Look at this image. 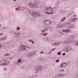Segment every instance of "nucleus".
<instances>
[{
    "instance_id": "obj_25",
    "label": "nucleus",
    "mask_w": 78,
    "mask_h": 78,
    "mask_svg": "<svg viewBox=\"0 0 78 78\" xmlns=\"http://www.w3.org/2000/svg\"><path fill=\"white\" fill-rule=\"evenodd\" d=\"M55 45H59V43L58 42H56L55 43Z\"/></svg>"
},
{
    "instance_id": "obj_48",
    "label": "nucleus",
    "mask_w": 78,
    "mask_h": 78,
    "mask_svg": "<svg viewBox=\"0 0 78 78\" xmlns=\"http://www.w3.org/2000/svg\"><path fill=\"white\" fill-rule=\"evenodd\" d=\"M44 36H47V34H44Z\"/></svg>"
},
{
    "instance_id": "obj_53",
    "label": "nucleus",
    "mask_w": 78,
    "mask_h": 78,
    "mask_svg": "<svg viewBox=\"0 0 78 78\" xmlns=\"http://www.w3.org/2000/svg\"><path fill=\"white\" fill-rule=\"evenodd\" d=\"M46 41L48 39L47 38H46Z\"/></svg>"
},
{
    "instance_id": "obj_36",
    "label": "nucleus",
    "mask_w": 78,
    "mask_h": 78,
    "mask_svg": "<svg viewBox=\"0 0 78 78\" xmlns=\"http://www.w3.org/2000/svg\"><path fill=\"white\" fill-rule=\"evenodd\" d=\"M31 42H32V44H34V41H33V40H31Z\"/></svg>"
},
{
    "instance_id": "obj_10",
    "label": "nucleus",
    "mask_w": 78,
    "mask_h": 78,
    "mask_svg": "<svg viewBox=\"0 0 78 78\" xmlns=\"http://www.w3.org/2000/svg\"><path fill=\"white\" fill-rule=\"evenodd\" d=\"M67 66V63H62L61 64V67H64Z\"/></svg>"
},
{
    "instance_id": "obj_15",
    "label": "nucleus",
    "mask_w": 78,
    "mask_h": 78,
    "mask_svg": "<svg viewBox=\"0 0 78 78\" xmlns=\"http://www.w3.org/2000/svg\"><path fill=\"white\" fill-rule=\"evenodd\" d=\"M14 34L16 36H19V35H20V33H19V32H15L14 33Z\"/></svg>"
},
{
    "instance_id": "obj_11",
    "label": "nucleus",
    "mask_w": 78,
    "mask_h": 78,
    "mask_svg": "<svg viewBox=\"0 0 78 78\" xmlns=\"http://www.w3.org/2000/svg\"><path fill=\"white\" fill-rule=\"evenodd\" d=\"M20 47L22 49V50H25V46L23 45V44H21L20 45Z\"/></svg>"
},
{
    "instance_id": "obj_7",
    "label": "nucleus",
    "mask_w": 78,
    "mask_h": 78,
    "mask_svg": "<svg viewBox=\"0 0 78 78\" xmlns=\"http://www.w3.org/2000/svg\"><path fill=\"white\" fill-rule=\"evenodd\" d=\"M28 12L29 14H31L32 16H33V14H34V15L35 12L33 10H29L28 11Z\"/></svg>"
},
{
    "instance_id": "obj_33",
    "label": "nucleus",
    "mask_w": 78,
    "mask_h": 78,
    "mask_svg": "<svg viewBox=\"0 0 78 78\" xmlns=\"http://www.w3.org/2000/svg\"><path fill=\"white\" fill-rule=\"evenodd\" d=\"M16 30H20V27H18L17 28H16Z\"/></svg>"
},
{
    "instance_id": "obj_19",
    "label": "nucleus",
    "mask_w": 78,
    "mask_h": 78,
    "mask_svg": "<svg viewBox=\"0 0 78 78\" xmlns=\"http://www.w3.org/2000/svg\"><path fill=\"white\" fill-rule=\"evenodd\" d=\"M27 56H31V54L30 53H27L26 54Z\"/></svg>"
},
{
    "instance_id": "obj_5",
    "label": "nucleus",
    "mask_w": 78,
    "mask_h": 78,
    "mask_svg": "<svg viewBox=\"0 0 78 78\" xmlns=\"http://www.w3.org/2000/svg\"><path fill=\"white\" fill-rule=\"evenodd\" d=\"M37 5V3H35L34 4H31L29 3L28 5L29 7H31V8H36Z\"/></svg>"
},
{
    "instance_id": "obj_52",
    "label": "nucleus",
    "mask_w": 78,
    "mask_h": 78,
    "mask_svg": "<svg viewBox=\"0 0 78 78\" xmlns=\"http://www.w3.org/2000/svg\"><path fill=\"white\" fill-rule=\"evenodd\" d=\"M13 1L14 2H16V0H13Z\"/></svg>"
},
{
    "instance_id": "obj_31",
    "label": "nucleus",
    "mask_w": 78,
    "mask_h": 78,
    "mask_svg": "<svg viewBox=\"0 0 78 78\" xmlns=\"http://www.w3.org/2000/svg\"><path fill=\"white\" fill-rule=\"evenodd\" d=\"M59 77H60V78H62V74H60L58 75Z\"/></svg>"
},
{
    "instance_id": "obj_41",
    "label": "nucleus",
    "mask_w": 78,
    "mask_h": 78,
    "mask_svg": "<svg viewBox=\"0 0 78 78\" xmlns=\"http://www.w3.org/2000/svg\"><path fill=\"white\" fill-rule=\"evenodd\" d=\"M62 77H63V76H65V74H62Z\"/></svg>"
},
{
    "instance_id": "obj_16",
    "label": "nucleus",
    "mask_w": 78,
    "mask_h": 78,
    "mask_svg": "<svg viewBox=\"0 0 78 78\" xmlns=\"http://www.w3.org/2000/svg\"><path fill=\"white\" fill-rule=\"evenodd\" d=\"M20 8L21 10H24L25 9V7H24L20 6Z\"/></svg>"
},
{
    "instance_id": "obj_24",
    "label": "nucleus",
    "mask_w": 78,
    "mask_h": 78,
    "mask_svg": "<svg viewBox=\"0 0 78 78\" xmlns=\"http://www.w3.org/2000/svg\"><path fill=\"white\" fill-rule=\"evenodd\" d=\"M45 23H47V24L48 25H50V23H49V21H45Z\"/></svg>"
},
{
    "instance_id": "obj_54",
    "label": "nucleus",
    "mask_w": 78,
    "mask_h": 78,
    "mask_svg": "<svg viewBox=\"0 0 78 78\" xmlns=\"http://www.w3.org/2000/svg\"><path fill=\"white\" fill-rule=\"evenodd\" d=\"M12 53V52H11Z\"/></svg>"
},
{
    "instance_id": "obj_14",
    "label": "nucleus",
    "mask_w": 78,
    "mask_h": 78,
    "mask_svg": "<svg viewBox=\"0 0 78 78\" xmlns=\"http://www.w3.org/2000/svg\"><path fill=\"white\" fill-rule=\"evenodd\" d=\"M35 53H36V51H32L31 52V55H35Z\"/></svg>"
},
{
    "instance_id": "obj_50",
    "label": "nucleus",
    "mask_w": 78,
    "mask_h": 78,
    "mask_svg": "<svg viewBox=\"0 0 78 78\" xmlns=\"http://www.w3.org/2000/svg\"><path fill=\"white\" fill-rule=\"evenodd\" d=\"M28 41H29V42H30V41H31V40H28Z\"/></svg>"
},
{
    "instance_id": "obj_39",
    "label": "nucleus",
    "mask_w": 78,
    "mask_h": 78,
    "mask_svg": "<svg viewBox=\"0 0 78 78\" xmlns=\"http://www.w3.org/2000/svg\"><path fill=\"white\" fill-rule=\"evenodd\" d=\"M42 32L43 33H45V30H42Z\"/></svg>"
},
{
    "instance_id": "obj_6",
    "label": "nucleus",
    "mask_w": 78,
    "mask_h": 78,
    "mask_svg": "<svg viewBox=\"0 0 78 78\" xmlns=\"http://www.w3.org/2000/svg\"><path fill=\"white\" fill-rule=\"evenodd\" d=\"M33 15L34 17H40V16H41V15L39 13L35 12L34 15L33 14Z\"/></svg>"
},
{
    "instance_id": "obj_37",
    "label": "nucleus",
    "mask_w": 78,
    "mask_h": 78,
    "mask_svg": "<svg viewBox=\"0 0 78 78\" xmlns=\"http://www.w3.org/2000/svg\"><path fill=\"white\" fill-rule=\"evenodd\" d=\"M3 37L0 38V41H3Z\"/></svg>"
},
{
    "instance_id": "obj_9",
    "label": "nucleus",
    "mask_w": 78,
    "mask_h": 78,
    "mask_svg": "<svg viewBox=\"0 0 78 78\" xmlns=\"http://www.w3.org/2000/svg\"><path fill=\"white\" fill-rule=\"evenodd\" d=\"M69 38H66V40L64 41V44H68V43H69Z\"/></svg>"
},
{
    "instance_id": "obj_49",
    "label": "nucleus",
    "mask_w": 78,
    "mask_h": 78,
    "mask_svg": "<svg viewBox=\"0 0 78 78\" xmlns=\"http://www.w3.org/2000/svg\"><path fill=\"white\" fill-rule=\"evenodd\" d=\"M45 31H47V28H45Z\"/></svg>"
},
{
    "instance_id": "obj_27",
    "label": "nucleus",
    "mask_w": 78,
    "mask_h": 78,
    "mask_svg": "<svg viewBox=\"0 0 78 78\" xmlns=\"http://www.w3.org/2000/svg\"><path fill=\"white\" fill-rule=\"evenodd\" d=\"M78 19V18H74V21L75 22V21H76V20H77Z\"/></svg>"
},
{
    "instance_id": "obj_18",
    "label": "nucleus",
    "mask_w": 78,
    "mask_h": 78,
    "mask_svg": "<svg viewBox=\"0 0 78 78\" xmlns=\"http://www.w3.org/2000/svg\"><path fill=\"white\" fill-rule=\"evenodd\" d=\"M65 20H66V17H64L62 20H61V22H63Z\"/></svg>"
},
{
    "instance_id": "obj_35",
    "label": "nucleus",
    "mask_w": 78,
    "mask_h": 78,
    "mask_svg": "<svg viewBox=\"0 0 78 78\" xmlns=\"http://www.w3.org/2000/svg\"><path fill=\"white\" fill-rule=\"evenodd\" d=\"M63 32H66V33H67V31H66V30H63Z\"/></svg>"
},
{
    "instance_id": "obj_2",
    "label": "nucleus",
    "mask_w": 78,
    "mask_h": 78,
    "mask_svg": "<svg viewBox=\"0 0 78 78\" xmlns=\"http://www.w3.org/2000/svg\"><path fill=\"white\" fill-rule=\"evenodd\" d=\"M55 7L52 8L45 7L44 9V12L46 14H53V11H55Z\"/></svg>"
},
{
    "instance_id": "obj_45",
    "label": "nucleus",
    "mask_w": 78,
    "mask_h": 78,
    "mask_svg": "<svg viewBox=\"0 0 78 78\" xmlns=\"http://www.w3.org/2000/svg\"><path fill=\"white\" fill-rule=\"evenodd\" d=\"M18 9H18V8H16V11H18Z\"/></svg>"
},
{
    "instance_id": "obj_23",
    "label": "nucleus",
    "mask_w": 78,
    "mask_h": 78,
    "mask_svg": "<svg viewBox=\"0 0 78 78\" xmlns=\"http://www.w3.org/2000/svg\"><path fill=\"white\" fill-rule=\"evenodd\" d=\"M60 72H64V70L63 69H62L59 70Z\"/></svg>"
},
{
    "instance_id": "obj_43",
    "label": "nucleus",
    "mask_w": 78,
    "mask_h": 78,
    "mask_svg": "<svg viewBox=\"0 0 78 78\" xmlns=\"http://www.w3.org/2000/svg\"><path fill=\"white\" fill-rule=\"evenodd\" d=\"M44 51H41V54H42V53H44Z\"/></svg>"
},
{
    "instance_id": "obj_42",
    "label": "nucleus",
    "mask_w": 78,
    "mask_h": 78,
    "mask_svg": "<svg viewBox=\"0 0 78 78\" xmlns=\"http://www.w3.org/2000/svg\"><path fill=\"white\" fill-rule=\"evenodd\" d=\"M62 55L63 56H64V55H66V53H63Z\"/></svg>"
},
{
    "instance_id": "obj_21",
    "label": "nucleus",
    "mask_w": 78,
    "mask_h": 78,
    "mask_svg": "<svg viewBox=\"0 0 78 78\" xmlns=\"http://www.w3.org/2000/svg\"><path fill=\"white\" fill-rule=\"evenodd\" d=\"M5 56H11V54L8 53L4 55Z\"/></svg>"
},
{
    "instance_id": "obj_55",
    "label": "nucleus",
    "mask_w": 78,
    "mask_h": 78,
    "mask_svg": "<svg viewBox=\"0 0 78 78\" xmlns=\"http://www.w3.org/2000/svg\"><path fill=\"white\" fill-rule=\"evenodd\" d=\"M1 26V24H0V26Z\"/></svg>"
},
{
    "instance_id": "obj_30",
    "label": "nucleus",
    "mask_w": 78,
    "mask_h": 78,
    "mask_svg": "<svg viewBox=\"0 0 78 78\" xmlns=\"http://www.w3.org/2000/svg\"><path fill=\"white\" fill-rule=\"evenodd\" d=\"M58 55H61V52H58L57 53Z\"/></svg>"
},
{
    "instance_id": "obj_47",
    "label": "nucleus",
    "mask_w": 78,
    "mask_h": 78,
    "mask_svg": "<svg viewBox=\"0 0 78 78\" xmlns=\"http://www.w3.org/2000/svg\"><path fill=\"white\" fill-rule=\"evenodd\" d=\"M3 35V34L2 33L0 34V36H2Z\"/></svg>"
},
{
    "instance_id": "obj_44",
    "label": "nucleus",
    "mask_w": 78,
    "mask_h": 78,
    "mask_svg": "<svg viewBox=\"0 0 78 78\" xmlns=\"http://www.w3.org/2000/svg\"><path fill=\"white\" fill-rule=\"evenodd\" d=\"M2 48V44H0V49Z\"/></svg>"
},
{
    "instance_id": "obj_3",
    "label": "nucleus",
    "mask_w": 78,
    "mask_h": 78,
    "mask_svg": "<svg viewBox=\"0 0 78 78\" xmlns=\"http://www.w3.org/2000/svg\"><path fill=\"white\" fill-rule=\"evenodd\" d=\"M35 70H36V73H37L39 71H42V66L39 65L35 67Z\"/></svg>"
},
{
    "instance_id": "obj_38",
    "label": "nucleus",
    "mask_w": 78,
    "mask_h": 78,
    "mask_svg": "<svg viewBox=\"0 0 78 78\" xmlns=\"http://www.w3.org/2000/svg\"><path fill=\"white\" fill-rule=\"evenodd\" d=\"M59 59L56 60L55 61V62H59Z\"/></svg>"
},
{
    "instance_id": "obj_13",
    "label": "nucleus",
    "mask_w": 78,
    "mask_h": 78,
    "mask_svg": "<svg viewBox=\"0 0 78 78\" xmlns=\"http://www.w3.org/2000/svg\"><path fill=\"white\" fill-rule=\"evenodd\" d=\"M69 22H74V18H70L69 20Z\"/></svg>"
},
{
    "instance_id": "obj_28",
    "label": "nucleus",
    "mask_w": 78,
    "mask_h": 78,
    "mask_svg": "<svg viewBox=\"0 0 78 78\" xmlns=\"http://www.w3.org/2000/svg\"><path fill=\"white\" fill-rule=\"evenodd\" d=\"M72 32V30L69 29H66V32Z\"/></svg>"
},
{
    "instance_id": "obj_40",
    "label": "nucleus",
    "mask_w": 78,
    "mask_h": 78,
    "mask_svg": "<svg viewBox=\"0 0 78 78\" xmlns=\"http://www.w3.org/2000/svg\"><path fill=\"white\" fill-rule=\"evenodd\" d=\"M56 48H53L52 49V51H54V50H56Z\"/></svg>"
},
{
    "instance_id": "obj_4",
    "label": "nucleus",
    "mask_w": 78,
    "mask_h": 78,
    "mask_svg": "<svg viewBox=\"0 0 78 78\" xmlns=\"http://www.w3.org/2000/svg\"><path fill=\"white\" fill-rule=\"evenodd\" d=\"M66 50L65 52L66 53H68V52H70L72 50V48L69 45L65 47Z\"/></svg>"
},
{
    "instance_id": "obj_1",
    "label": "nucleus",
    "mask_w": 78,
    "mask_h": 78,
    "mask_svg": "<svg viewBox=\"0 0 78 78\" xmlns=\"http://www.w3.org/2000/svg\"><path fill=\"white\" fill-rule=\"evenodd\" d=\"M13 59V57H11V58L8 57L6 60H3L0 62V65L1 66H6L9 64H10V61Z\"/></svg>"
},
{
    "instance_id": "obj_22",
    "label": "nucleus",
    "mask_w": 78,
    "mask_h": 78,
    "mask_svg": "<svg viewBox=\"0 0 78 78\" xmlns=\"http://www.w3.org/2000/svg\"><path fill=\"white\" fill-rule=\"evenodd\" d=\"M21 61H22V59H19L18 60V63H20V62H21Z\"/></svg>"
},
{
    "instance_id": "obj_46",
    "label": "nucleus",
    "mask_w": 78,
    "mask_h": 78,
    "mask_svg": "<svg viewBox=\"0 0 78 78\" xmlns=\"http://www.w3.org/2000/svg\"><path fill=\"white\" fill-rule=\"evenodd\" d=\"M4 70H7V68H5V69H4Z\"/></svg>"
},
{
    "instance_id": "obj_51",
    "label": "nucleus",
    "mask_w": 78,
    "mask_h": 78,
    "mask_svg": "<svg viewBox=\"0 0 78 78\" xmlns=\"http://www.w3.org/2000/svg\"><path fill=\"white\" fill-rule=\"evenodd\" d=\"M73 17H76V15H74Z\"/></svg>"
},
{
    "instance_id": "obj_17",
    "label": "nucleus",
    "mask_w": 78,
    "mask_h": 78,
    "mask_svg": "<svg viewBox=\"0 0 78 78\" xmlns=\"http://www.w3.org/2000/svg\"><path fill=\"white\" fill-rule=\"evenodd\" d=\"M64 25V24H61V25H58V27L59 28H61L62 27H63V26Z\"/></svg>"
},
{
    "instance_id": "obj_29",
    "label": "nucleus",
    "mask_w": 78,
    "mask_h": 78,
    "mask_svg": "<svg viewBox=\"0 0 78 78\" xmlns=\"http://www.w3.org/2000/svg\"><path fill=\"white\" fill-rule=\"evenodd\" d=\"M58 5V2H55V6H57Z\"/></svg>"
},
{
    "instance_id": "obj_26",
    "label": "nucleus",
    "mask_w": 78,
    "mask_h": 78,
    "mask_svg": "<svg viewBox=\"0 0 78 78\" xmlns=\"http://www.w3.org/2000/svg\"><path fill=\"white\" fill-rule=\"evenodd\" d=\"M2 37L3 38V40H5V39H7V37L6 36H5Z\"/></svg>"
},
{
    "instance_id": "obj_8",
    "label": "nucleus",
    "mask_w": 78,
    "mask_h": 78,
    "mask_svg": "<svg viewBox=\"0 0 78 78\" xmlns=\"http://www.w3.org/2000/svg\"><path fill=\"white\" fill-rule=\"evenodd\" d=\"M73 27H74L72 25H71L70 24H68V25L67 28L68 29L73 28Z\"/></svg>"
},
{
    "instance_id": "obj_34",
    "label": "nucleus",
    "mask_w": 78,
    "mask_h": 78,
    "mask_svg": "<svg viewBox=\"0 0 78 78\" xmlns=\"http://www.w3.org/2000/svg\"><path fill=\"white\" fill-rule=\"evenodd\" d=\"M52 45H53V46H55V43H53L51 44Z\"/></svg>"
},
{
    "instance_id": "obj_20",
    "label": "nucleus",
    "mask_w": 78,
    "mask_h": 78,
    "mask_svg": "<svg viewBox=\"0 0 78 78\" xmlns=\"http://www.w3.org/2000/svg\"><path fill=\"white\" fill-rule=\"evenodd\" d=\"M75 45L76 46H78V41H76L75 42Z\"/></svg>"
},
{
    "instance_id": "obj_32",
    "label": "nucleus",
    "mask_w": 78,
    "mask_h": 78,
    "mask_svg": "<svg viewBox=\"0 0 78 78\" xmlns=\"http://www.w3.org/2000/svg\"><path fill=\"white\" fill-rule=\"evenodd\" d=\"M71 37H72V38H73V37H75V35H72Z\"/></svg>"
},
{
    "instance_id": "obj_12",
    "label": "nucleus",
    "mask_w": 78,
    "mask_h": 78,
    "mask_svg": "<svg viewBox=\"0 0 78 78\" xmlns=\"http://www.w3.org/2000/svg\"><path fill=\"white\" fill-rule=\"evenodd\" d=\"M30 47L25 46V50H28L30 49Z\"/></svg>"
}]
</instances>
